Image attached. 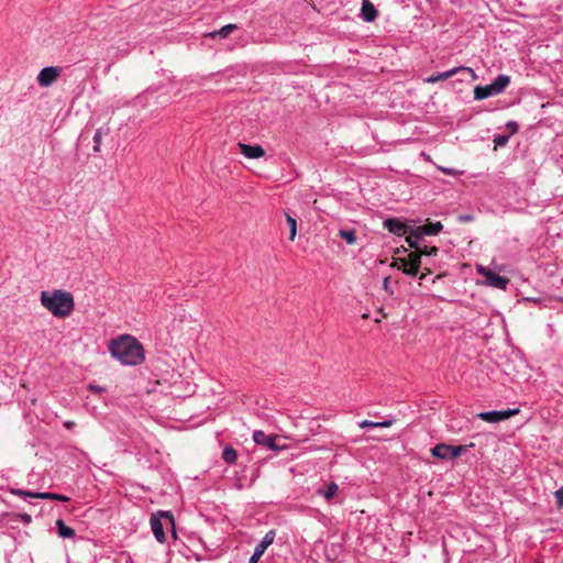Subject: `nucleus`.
<instances>
[{
	"label": "nucleus",
	"mask_w": 563,
	"mask_h": 563,
	"mask_svg": "<svg viewBox=\"0 0 563 563\" xmlns=\"http://www.w3.org/2000/svg\"><path fill=\"white\" fill-rule=\"evenodd\" d=\"M109 350L113 357L125 365H136L144 360L143 346L136 339L128 334L112 340Z\"/></svg>",
	"instance_id": "nucleus-1"
},
{
	"label": "nucleus",
	"mask_w": 563,
	"mask_h": 563,
	"mask_svg": "<svg viewBox=\"0 0 563 563\" xmlns=\"http://www.w3.org/2000/svg\"><path fill=\"white\" fill-rule=\"evenodd\" d=\"M40 300L41 305L56 318L69 317L75 308L73 295L63 289L43 290Z\"/></svg>",
	"instance_id": "nucleus-2"
},
{
	"label": "nucleus",
	"mask_w": 563,
	"mask_h": 563,
	"mask_svg": "<svg viewBox=\"0 0 563 563\" xmlns=\"http://www.w3.org/2000/svg\"><path fill=\"white\" fill-rule=\"evenodd\" d=\"M151 528L155 539L163 543L166 540L165 525L172 528L173 536L176 538L174 516L170 511L159 510L151 516Z\"/></svg>",
	"instance_id": "nucleus-3"
},
{
	"label": "nucleus",
	"mask_w": 563,
	"mask_h": 563,
	"mask_svg": "<svg viewBox=\"0 0 563 563\" xmlns=\"http://www.w3.org/2000/svg\"><path fill=\"white\" fill-rule=\"evenodd\" d=\"M390 266L397 267L406 275L417 276L421 266V255L419 250L408 253L406 257L394 258Z\"/></svg>",
	"instance_id": "nucleus-4"
},
{
	"label": "nucleus",
	"mask_w": 563,
	"mask_h": 563,
	"mask_svg": "<svg viewBox=\"0 0 563 563\" xmlns=\"http://www.w3.org/2000/svg\"><path fill=\"white\" fill-rule=\"evenodd\" d=\"M510 82V78L506 75H499L492 84L486 86H477L474 89V98L483 100L490 96L500 93Z\"/></svg>",
	"instance_id": "nucleus-5"
},
{
	"label": "nucleus",
	"mask_w": 563,
	"mask_h": 563,
	"mask_svg": "<svg viewBox=\"0 0 563 563\" xmlns=\"http://www.w3.org/2000/svg\"><path fill=\"white\" fill-rule=\"evenodd\" d=\"M465 451H466L465 445L453 446V445L440 443L431 450V453L433 456L441 459V460H452V459L460 456Z\"/></svg>",
	"instance_id": "nucleus-6"
},
{
	"label": "nucleus",
	"mask_w": 563,
	"mask_h": 563,
	"mask_svg": "<svg viewBox=\"0 0 563 563\" xmlns=\"http://www.w3.org/2000/svg\"><path fill=\"white\" fill-rule=\"evenodd\" d=\"M477 273L485 277V284L498 289H506L509 279L507 277L500 276L493 271H490L487 267H484L482 265L477 266Z\"/></svg>",
	"instance_id": "nucleus-7"
},
{
	"label": "nucleus",
	"mask_w": 563,
	"mask_h": 563,
	"mask_svg": "<svg viewBox=\"0 0 563 563\" xmlns=\"http://www.w3.org/2000/svg\"><path fill=\"white\" fill-rule=\"evenodd\" d=\"M253 440L256 444L265 445L273 451L284 450L286 448L285 444L278 443L277 435H267L264 431L257 430L253 434Z\"/></svg>",
	"instance_id": "nucleus-8"
},
{
	"label": "nucleus",
	"mask_w": 563,
	"mask_h": 563,
	"mask_svg": "<svg viewBox=\"0 0 563 563\" xmlns=\"http://www.w3.org/2000/svg\"><path fill=\"white\" fill-rule=\"evenodd\" d=\"M519 412V409H508V410H501V411H487V412H479L477 413V417L488 423H495L503 420H506Z\"/></svg>",
	"instance_id": "nucleus-9"
},
{
	"label": "nucleus",
	"mask_w": 563,
	"mask_h": 563,
	"mask_svg": "<svg viewBox=\"0 0 563 563\" xmlns=\"http://www.w3.org/2000/svg\"><path fill=\"white\" fill-rule=\"evenodd\" d=\"M59 67H45L40 71L37 76V82L41 87H49L54 81H56V79L59 77Z\"/></svg>",
	"instance_id": "nucleus-10"
},
{
	"label": "nucleus",
	"mask_w": 563,
	"mask_h": 563,
	"mask_svg": "<svg viewBox=\"0 0 563 563\" xmlns=\"http://www.w3.org/2000/svg\"><path fill=\"white\" fill-rule=\"evenodd\" d=\"M384 228L397 236H404L411 229L409 224L397 218H389L384 221Z\"/></svg>",
	"instance_id": "nucleus-11"
},
{
	"label": "nucleus",
	"mask_w": 563,
	"mask_h": 563,
	"mask_svg": "<svg viewBox=\"0 0 563 563\" xmlns=\"http://www.w3.org/2000/svg\"><path fill=\"white\" fill-rule=\"evenodd\" d=\"M13 494L23 496V497H31V498H40V499H52V500H58V501H68L69 498L64 495L55 494V493H32V492H25L21 489L12 490Z\"/></svg>",
	"instance_id": "nucleus-12"
},
{
	"label": "nucleus",
	"mask_w": 563,
	"mask_h": 563,
	"mask_svg": "<svg viewBox=\"0 0 563 563\" xmlns=\"http://www.w3.org/2000/svg\"><path fill=\"white\" fill-rule=\"evenodd\" d=\"M240 153L247 158H261L265 155V151L261 145H250L238 143Z\"/></svg>",
	"instance_id": "nucleus-13"
},
{
	"label": "nucleus",
	"mask_w": 563,
	"mask_h": 563,
	"mask_svg": "<svg viewBox=\"0 0 563 563\" xmlns=\"http://www.w3.org/2000/svg\"><path fill=\"white\" fill-rule=\"evenodd\" d=\"M443 229V225L440 221L438 222H430L428 221L426 224L423 225H419L416 228V232L418 234H420V236L422 238L423 235H437L439 234Z\"/></svg>",
	"instance_id": "nucleus-14"
},
{
	"label": "nucleus",
	"mask_w": 563,
	"mask_h": 563,
	"mask_svg": "<svg viewBox=\"0 0 563 563\" xmlns=\"http://www.w3.org/2000/svg\"><path fill=\"white\" fill-rule=\"evenodd\" d=\"M275 531L274 530H269L265 536L264 538L262 539V541L256 545L254 552L256 553V555H263L264 552L266 551V549L274 542V539H275Z\"/></svg>",
	"instance_id": "nucleus-15"
},
{
	"label": "nucleus",
	"mask_w": 563,
	"mask_h": 563,
	"mask_svg": "<svg viewBox=\"0 0 563 563\" xmlns=\"http://www.w3.org/2000/svg\"><path fill=\"white\" fill-rule=\"evenodd\" d=\"M377 15V10L369 0H363L362 4V18L366 22H372Z\"/></svg>",
	"instance_id": "nucleus-16"
},
{
	"label": "nucleus",
	"mask_w": 563,
	"mask_h": 563,
	"mask_svg": "<svg viewBox=\"0 0 563 563\" xmlns=\"http://www.w3.org/2000/svg\"><path fill=\"white\" fill-rule=\"evenodd\" d=\"M421 239L422 238L420 236V234H418L416 232V228L410 229L408 231V233L406 234V242L408 243L409 247L413 249L415 251H418L419 247L421 246V244H420Z\"/></svg>",
	"instance_id": "nucleus-17"
},
{
	"label": "nucleus",
	"mask_w": 563,
	"mask_h": 563,
	"mask_svg": "<svg viewBox=\"0 0 563 563\" xmlns=\"http://www.w3.org/2000/svg\"><path fill=\"white\" fill-rule=\"evenodd\" d=\"M456 74H459V69L453 68L451 70H448V71H444V73H440L438 75H432V76L426 78L424 82L434 84V82H438L440 80H446V79L453 77Z\"/></svg>",
	"instance_id": "nucleus-18"
},
{
	"label": "nucleus",
	"mask_w": 563,
	"mask_h": 563,
	"mask_svg": "<svg viewBox=\"0 0 563 563\" xmlns=\"http://www.w3.org/2000/svg\"><path fill=\"white\" fill-rule=\"evenodd\" d=\"M56 527H57V533L60 538L69 539L75 536V530L73 528L66 526L62 519H58L56 521Z\"/></svg>",
	"instance_id": "nucleus-19"
},
{
	"label": "nucleus",
	"mask_w": 563,
	"mask_h": 563,
	"mask_svg": "<svg viewBox=\"0 0 563 563\" xmlns=\"http://www.w3.org/2000/svg\"><path fill=\"white\" fill-rule=\"evenodd\" d=\"M238 29V25L236 24H227L224 25L223 27H221L220 30L218 31H214V32H210L207 36L209 37H216V36H220L222 38H225L228 37L233 31H235Z\"/></svg>",
	"instance_id": "nucleus-20"
},
{
	"label": "nucleus",
	"mask_w": 563,
	"mask_h": 563,
	"mask_svg": "<svg viewBox=\"0 0 563 563\" xmlns=\"http://www.w3.org/2000/svg\"><path fill=\"white\" fill-rule=\"evenodd\" d=\"M287 224L289 225V240L294 241L297 234V221L289 213H285Z\"/></svg>",
	"instance_id": "nucleus-21"
},
{
	"label": "nucleus",
	"mask_w": 563,
	"mask_h": 563,
	"mask_svg": "<svg viewBox=\"0 0 563 563\" xmlns=\"http://www.w3.org/2000/svg\"><path fill=\"white\" fill-rule=\"evenodd\" d=\"M236 457H238V454H236V451L232 448V446H227L224 450H223V453H222V459L224 460V462H227L228 464H232L236 461Z\"/></svg>",
	"instance_id": "nucleus-22"
},
{
	"label": "nucleus",
	"mask_w": 563,
	"mask_h": 563,
	"mask_svg": "<svg viewBox=\"0 0 563 563\" xmlns=\"http://www.w3.org/2000/svg\"><path fill=\"white\" fill-rule=\"evenodd\" d=\"M340 238L345 240L347 244L353 245L356 243V234L354 230H340L339 231Z\"/></svg>",
	"instance_id": "nucleus-23"
},
{
	"label": "nucleus",
	"mask_w": 563,
	"mask_h": 563,
	"mask_svg": "<svg viewBox=\"0 0 563 563\" xmlns=\"http://www.w3.org/2000/svg\"><path fill=\"white\" fill-rule=\"evenodd\" d=\"M393 424V421L391 420H385L383 422H373V421H369V420H364L360 423V427L361 428H367V427H383V428H388Z\"/></svg>",
	"instance_id": "nucleus-24"
},
{
	"label": "nucleus",
	"mask_w": 563,
	"mask_h": 563,
	"mask_svg": "<svg viewBox=\"0 0 563 563\" xmlns=\"http://www.w3.org/2000/svg\"><path fill=\"white\" fill-rule=\"evenodd\" d=\"M439 252V249L437 246H427V245H421L419 247V253L420 255H426V256H434L437 255Z\"/></svg>",
	"instance_id": "nucleus-25"
},
{
	"label": "nucleus",
	"mask_w": 563,
	"mask_h": 563,
	"mask_svg": "<svg viewBox=\"0 0 563 563\" xmlns=\"http://www.w3.org/2000/svg\"><path fill=\"white\" fill-rule=\"evenodd\" d=\"M338 489H339L338 485H336L335 483H331V484L327 487V489L324 490V493H323V497H324L325 499L330 500L331 498H333V497L336 495Z\"/></svg>",
	"instance_id": "nucleus-26"
},
{
	"label": "nucleus",
	"mask_w": 563,
	"mask_h": 563,
	"mask_svg": "<svg viewBox=\"0 0 563 563\" xmlns=\"http://www.w3.org/2000/svg\"><path fill=\"white\" fill-rule=\"evenodd\" d=\"M510 135H497L494 139L495 147L505 146L509 141Z\"/></svg>",
	"instance_id": "nucleus-27"
},
{
	"label": "nucleus",
	"mask_w": 563,
	"mask_h": 563,
	"mask_svg": "<svg viewBox=\"0 0 563 563\" xmlns=\"http://www.w3.org/2000/svg\"><path fill=\"white\" fill-rule=\"evenodd\" d=\"M101 139H102V132H101V130H97V132L93 136V142H95L93 151L95 152H98L100 150Z\"/></svg>",
	"instance_id": "nucleus-28"
},
{
	"label": "nucleus",
	"mask_w": 563,
	"mask_h": 563,
	"mask_svg": "<svg viewBox=\"0 0 563 563\" xmlns=\"http://www.w3.org/2000/svg\"><path fill=\"white\" fill-rule=\"evenodd\" d=\"M455 69H459V73H467V74H470L473 80L477 79L476 73L472 68H470V67L460 66V67H456Z\"/></svg>",
	"instance_id": "nucleus-29"
},
{
	"label": "nucleus",
	"mask_w": 563,
	"mask_h": 563,
	"mask_svg": "<svg viewBox=\"0 0 563 563\" xmlns=\"http://www.w3.org/2000/svg\"><path fill=\"white\" fill-rule=\"evenodd\" d=\"M555 497H556V504L559 506V508H562L563 507V487H561L560 489H558L555 493H554Z\"/></svg>",
	"instance_id": "nucleus-30"
},
{
	"label": "nucleus",
	"mask_w": 563,
	"mask_h": 563,
	"mask_svg": "<svg viewBox=\"0 0 563 563\" xmlns=\"http://www.w3.org/2000/svg\"><path fill=\"white\" fill-rule=\"evenodd\" d=\"M506 128L509 130V135H512L515 133H517L518 131V124L514 121H509L506 125Z\"/></svg>",
	"instance_id": "nucleus-31"
},
{
	"label": "nucleus",
	"mask_w": 563,
	"mask_h": 563,
	"mask_svg": "<svg viewBox=\"0 0 563 563\" xmlns=\"http://www.w3.org/2000/svg\"><path fill=\"white\" fill-rule=\"evenodd\" d=\"M439 169H440L441 172H443L444 174H446V175H457V174H459V173H457L455 169H453V168H448V167L439 166Z\"/></svg>",
	"instance_id": "nucleus-32"
},
{
	"label": "nucleus",
	"mask_w": 563,
	"mask_h": 563,
	"mask_svg": "<svg viewBox=\"0 0 563 563\" xmlns=\"http://www.w3.org/2000/svg\"><path fill=\"white\" fill-rule=\"evenodd\" d=\"M19 518L26 525L31 523L32 518L29 514H21L19 515Z\"/></svg>",
	"instance_id": "nucleus-33"
},
{
	"label": "nucleus",
	"mask_w": 563,
	"mask_h": 563,
	"mask_svg": "<svg viewBox=\"0 0 563 563\" xmlns=\"http://www.w3.org/2000/svg\"><path fill=\"white\" fill-rule=\"evenodd\" d=\"M88 388L93 393H102L104 390L103 387L97 385H89Z\"/></svg>",
	"instance_id": "nucleus-34"
},
{
	"label": "nucleus",
	"mask_w": 563,
	"mask_h": 563,
	"mask_svg": "<svg viewBox=\"0 0 563 563\" xmlns=\"http://www.w3.org/2000/svg\"><path fill=\"white\" fill-rule=\"evenodd\" d=\"M430 274H432V271L428 267H424V272L419 276V279L423 280L426 278V276L430 275Z\"/></svg>",
	"instance_id": "nucleus-35"
},
{
	"label": "nucleus",
	"mask_w": 563,
	"mask_h": 563,
	"mask_svg": "<svg viewBox=\"0 0 563 563\" xmlns=\"http://www.w3.org/2000/svg\"><path fill=\"white\" fill-rule=\"evenodd\" d=\"M389 280H390L389 276L384 278L383 287L386 291H389Z\"/></svg>",
	"instance_id": "nucleus-36"
},
{
	"label": "nucleus",
	"mask_w": 563,
	"mask_h": 563,
	"mask_svg": "<svg viewBox=\"0 0 563 563\" xmlns=\"http://www.w3.org/2000/svg\"><path fill=\"white\" fill-rule=\"evenodd\" d=\"M260 559H261V555L257 554V556H256V553L254 552L253 555L251 556L249 563H257Z\"/></svg>",
	"instance_id": "nucleus-37"
},
{
	"label": "nucleus",
	"mask_w": 563,
	"mask_h": 563,
	"mask_svg": "<svg viewBox=\"0 0 563 563\" xmlns=\"http://www.w3.org/2000/svg\"><path fill=\"white\" fill-rule=\"evenodd\" d=\"M459 219L462 222H468V221L473 220V217L472 216H461Z\"/></svg>",
	"instance_id": "nucleus-38"
},
{
	"label": "nucleus",
	"mask_w": 563,
	"mask_h": 563,
	"mask_svg": "<svg viewBox=\"0 0 563 563\" xmlns=\"http://www.w3.org/2000/svg\"><path fill=\"white\" fill-rule=\"evenodd\" d=\"M74 424H75V422H74V421H66L64 426H65L67 429H70V428H73V427H74Z\"/></svg>",
	"instance_id": "nucleus-39"
},
{
	"label": "nucleus",
	"mask_w": 563,
	"mask_h": 563,
	"mask_svg": "<svg viewBox=\"0 0 563 563\" xmlns=\"http://www.w3.org/2000/svg\"><path fill=\"white\" fill-rule=\"evenodd\" d=\"M402 252H404V253H406V252H407V250H406L405 247H401V249H397V250H396V254H400V253H402Z\"/></svg>",
	"instance_id": "nucleus-40"
}]
</instances>
